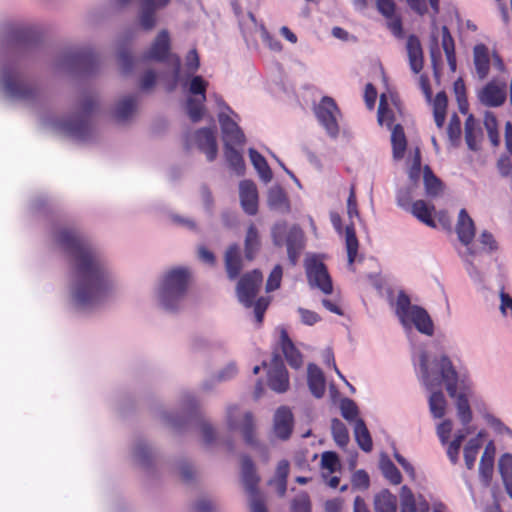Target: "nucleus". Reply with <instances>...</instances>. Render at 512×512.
<instances>
[{
	"mask_svg": "<svg viewBox=\"0 0 512 512\" xmlns=\"http://www.w3.org/2000/svg\"><path fill=\"white\" fill-rule=\"evenodd\" d=\"M485 436V431L481 430L476 436L470 438L464 447V461L467 469L474 468L477 455L482 447V439Z\"/></svg>",
	"mask_w": 512,
	"mask_h": 512,
	"instance_id": "e433bc0d",
	"label": "nucleus"
},
{
	"mask_svg": "<svg viewBox=\"0 0 512 512\" xmlns=\"http://www.w3.org/2000/svg\"><path fill=\"white\" fill-rule=\"evenodd\" d=\"M500 305L499 310L501 315L505 318L512 319V297L502 290L499 294Z\"/></svg>",
	"mask_w": 512,
	"mask_h": 512,
	"instance_id": "774afa93",
	"label": "nucleus"
},
{
	"mask_svg": "<svg viewBox=\"0 0 512 512\" xmlns=\"http://www.w3.org/2000/svg\"><path fill=\"white\" fill-rule=\"evenodd\" d=\"M239 197L243 210L249 215L258 211V191L252 181L244 180L239 185Z\"/></svg>",
	"mask_w": 512,
	"mask_h": 512,
	"instance_id": "393cba45",
	"label": "nucleus"
},
{
	"mask_svg": "<svg viewBox=\"0 0 512 512\" xmlns=\"http://www.w3.org/2000/svg\"><path fill=\"white\" fill-rule=\"evenodd\" d=\"M428 404L429 411L434 418L440 419L445 416L448 403L442 391L431 392L428 398Z\"/></svg>",
	"mask_w": 512,
	"mask_h": 512,
	"instance_id": "58836bf2",
	"label": "nucleus"
},
{
	"mask_svg": "<svg viewBox=\"0 0 512 512\" xmlns=\"http://www.w3.org/2000/svg\"><path fill=\"white\" fill-rule=\"evenodd\" d=\"M355 439L360 448L365 452L372 450V439L362 419H357L354 424Z\"/></svg>",
	"mask_w": 512,
	"mask_h": 512,
	"instance_id": "37998d69",
	"label": "nucleus"
},
{
	"mask_svg": "<svg viewBox=\"0 0 512 512\" xmlns=\"http://www.w3.org/2000/svg\"><path fill=\"white\" fill-rule=\"evenodd\" d=\"M169 50L170 36L169 32L164 29L157 34L150 48L145 53L144 58L148 60L163 61L168 56Z\"/></svg>",
	"mask_w": 512,
	"mask_h": 512,
	"instance_id": "a878e982",
	"label": "nucleus"
},
{
	"mask_svg": "<svg viewBox=\"0 0 512 512\" xmlns=\"http://www.w3.org/2000/svg\"><path fill=\"white\" fill-rule=\"evenodd\" d=\"M291 512H311L309 496L305 493L297 495L291 504Z\"/></svg>",
	"mask_w": 512,
	"mask_h": 512,
	"instance_id": "680f3d73",
	"label": "nucleus"
},
{
	"mask_svg": "<svg viewBox=\"0 0 512 512\" xmlns=\"http://www.w3.org/2000/svg\"><path fill=\"white\" fill-rule=\"evenodd\" d=\"M225 424L228 430L240 432L246 443L254 442L255 421L252 412L230 404L225 410Z\"/></svg>",
	"mask_w": 512,
	"mask_h": 512,
	"instance_id": "9d476101",
	"label": "nucleus"
},
{
	"mask_svg": "<svg viewBox=\"0 0 512 512\" xmlns=\"http://www.w3.org/2000/svg\"><path fill=\"white\" fill-rule=\"evenodd\" d=\"M331 431L333 438L338 446L344 447L349 442L348 430L343 422L339 419H333L331 423Z\"/></svg>",
	"mask_w": 512,
	"mask_h": 512,
	"instance_id": "864d4df0",
	"label": "nucleus"
},
{
	"mask_svg": "<svg viewBox=\"0 0 512 512\" xmlns=\"http://www.w3.org/2000/svg\"><path fill=\"white\" fill-rule=\"evenodd\" d=\"M410 212L425 225L435 228L436 222L433 218L435 207L424 200L415 201L409 208Z\"/></svg>",
	"mask_w": 512,
	"mask_h": 512,
	"instance_id": "f704fd0d",
	"label": "nucleus"
},
{
	"mask_svg": "<svg viewBox=\"0 0 512 512\" xmlns=\"http://www.w3.org/2000/svg\"><path fill=\"white\" fill-rule=\"evenodd\" d=\"M447 134L452 144L456 145L460 141L461 121L456 114L450 118Z\"/></svg>",
	"mask_w": 512,
	"mask_h": 512,
	"instance_id": "13d9d810",
	"label": "nucleus"
},
{
	"mask_svg": "<svg viewBox=\"0 0 512 512\" xmlns=\"http://www.w3.org/2000/svg\"><path fill=\"white\" fill-rule=\"evenodd\" d=\"M480 102L487 107H499L507 98V88L504 81L492 80L478 93Z\"/></svg>",
	"mask_w": 512,
	"mask_h": 512,
	"instance_id": "6ab92c4d",
	"label": "nucleus"
},
{
	"mask_svg": "<svg viewBox=\"0 0 512 512\" xmlns=\"http://www.w3.org/2000/svg\"><path fill=\"white\" fill-rule=\"evenodd\" d=\"M429 508V503L422 495L416 497L408 486L401 487L400 512H428Z\"/></svg>",
	"mask_w": 512,
	"mask_h": 512,
	"instance_id": "5701e85b",
	"label": "nucleus"
},
{
	"mask_svg": "<svg viewBox=\"0 0 512 512\" xmlns=\"http://www.w3.org/2000/svg\"><path fill=\"white\" fill-rule=\"evenodd\" d=\"M471 403L474 404L477 412L481 415V417L483 418L484 421H486L487 414H493L490 411L487 403L479 395L476 394L473 382H472V395L467 397L468 407L472 411Z\"/></svg>",
	"mask_w": 512,
	"mask_h": 512,
	"instance_id": "5fc2aeb1",
	"label": "nucleus"
},
{
	"mask_svg": "<svg viewBox=\"0 0 512 512\" xmlns=\"http://www.w3.org/2000/svg\"><path fill=\"white\" fill-rule=\"evenodd\" d=\"M456 233L462 248L458 250L460 257L465 255H477L478 250L474 245L475 237V225L472 218L468 215L465 209H461L458 214V220L456 223Z\"/></svg>",
	"mask_w": 512,
	"mask_h": 512,
	"instance_id": "4468645a",
	"label": "nucleus"
},
{
	"mask_svg": "<svg viewBox=\"0 0 512 512\" xmlns=\"http://www.w3.org/2000/svg\"><path fill=\"white\" fill-rule=\"evenodd\" d=\"M0 87L5 96L14 101L32 102L39 93L16 63H5L0 67Z\"/></svg>",
	"mask_w": 512,
	"mask_h": 512,
	"instance_id": "39448f33",
	"label": "nucleus"
},
{
	"mask_svg": "<svg viewBox=\"0 0 512 512\" xmlns=\"http://www.w3.org/2000/svg\"><path fill=\"white\" fill-rule=\"evenodd\" d=\"M397 498L389 490L381 491L375 497L376 512H396Z\"/></svg>",
	"mask_w": 512,
	"mask_h": 512,
	"instance_id": "79ce46f5",
	"label": "nucleus"
},
{
	"mask_svg": "<svg viewBox=\"0 0 512 512\" xmlns=\"http://www.w3.org/2000/svg\"><path fill=\"white\" fill-rule=\"evenodd\" d=\"M53 237L69 263L64 294L67 308L85 315L110 301L120 283L108 257L75 227H59Z\"/></svg>",
	"mask_w": 512,
	"mask_h": 512,
	"instance_id": "f257e3e1",
	"label": "nucleus"
},
{
	"mask_svg": "<svg viewBox=\"0 0 512 512\" xmlns=\"http://www.w3.org/2000/svg\"><path fill=\"white\" fill-rule=\"evenodd\" d=\"M187 144L196 146L205 155L208 161L216 159L218 146L216 140V128H201L187 136Z\"/></svg>",
	"mask_w": 512,
	"mask_h": 512,
	"instance_id": "dca6fc26",
	"label": "nucleus"
},
{
	"mask_svg": "<svg viewBox=\"0 0 512 512\" xmlns=\"http://www.w3.org/2000/svg\"><path fill=\"white\" fill-rule=\"evenodd\" d=\"M261 39L263 43L273 52H281L283 46L281 42L271 35L264 27H261Z\"/></svg>",
	"mask_w": 512,
	"mask_h": 512,
	"instance_id": "0e129e2a",
	"label": "nucleus"
},
{
	"mask_svg": "<svg viewBox=\"0 0 512 512\" xmlns=\"http://www.w3.org/2000/svg\"><path fill=\"white\" fill-rule=\"evenodd\" d=\"M423 179L427 196L437 197L442 193V182L433 174L428 166H425L424 168Z\"/></svg>",
	"mask_w": 512,
	"mask_h": 512,
	"instance_id": "a18cd8bd",
	"label": "nucleus"
},
{
	"mask_svg": "<svg viewBox=\"0 0 512 512\" xmlns=\"http://www.w3.org/2000/svg\"><path fill=\"white\" fill-rule=\"evenodd\" d=\"M321 465L323 469L328 470L330 473L336 471L339 466V459L334 452H324L321 457Z\"/></svg>",
	"mask_w": 512,
	"mask_h": 512,
	"instance_id": "338daca9",
	"label": "nucleus"
},
{
	"mask_svg": "<svg viewBox=\"0 0 512 512\" xmlns=\"http://www.w3.org/2000/svg\"><path fill=\"white\" fill-rule=\"evenodd\" d=\"M481 139L482 129L476 119L469 115L465 121V141L468 148L472 151H478Z\"/></svg>",
	"mask_w": 512,
	"mask_h": 512,
	"instance_id": "72a5a7b5",
	"label": "nucleus"
},
{
	"mask_svg": "<svg viewBox=\"0 0 512 512\" xmlns=\"http://www.w3.org/2000/svg\"><path fill=\"white\" fill-rule=\"evenodd\" d=\"M238 374V366L236 362L230 361L218 371H216L210 378L203 381L201 387L203 390L208 391L215 385L231 381Z\"/></svg>",
	"mask_w": 512,
	"mask_h": 512,
	"instance_id": "cd10ccee",
	"label": "nucleus"
},
{
	"mask_svg": "<svg viewBox=\"0 0 512 512\" xmlns=\"http://www.w3.org/2000/svg\"><path fill=\"white\" fill-rule=\"evenodd\" d=\"M262 282V273L259 270H253L244 274L236 286L238 301L247 308L254 307V314L258 323L262 322L264 312L269 305V299L266 297H260L255 301Z\"/></svg>",
	"mask_w": 512,
	"mask_h": 512,
	"instance_id": "0eeeda50",
	"label": "nucleus"
},
{
	"mask_svg": "<svg viewBox=\"0 0 512 512\" xmlns=\"http://www.w3.org/2000/svg\"><path fill=\"white\" fill-rule=\"evenodd\" d=\"M379 466L382 474L391 484L398 485L401 483V473L388 456H381Z\"/></svg>",
	"mask_w": 512,
	"mask_h": 512,
	"instance_id": "c03bdc74",
	"label": "nucleus"
},
{
	"mask_svg": "<svg viewBox=\"0 0 512 512\" xmlns=\"http://www.w3.org/2000/svg\"><path fill=\"white\" fill-rule=\"evenodd\" d=\"M438 27L436 25L435 19L432 22V34H431V45H430V56L431 61L436 69L437 63L441 60V52L438 47V35H437Z\"/></svg>",
	"mask_w": 512,
	"mask_h": 512,
	"instance_id": "4d7b16f0",
	"label": "nucleus"
},
{
	"mask_svg": "<svg viewBox=\"0 0 512 512\" xmlns=\"http://www.w3.org/2000/svg\"><path fill=\"white\" fill-rule=\"evenodd\" d=\"M158 418L165 426L173 429L181 428L184 423L182 416L176 415L173 411L168 410L159 411Z\"/></svg>",
	"mask_w": 512,
	"mask_h": 512,
	"instance_id": "6e6d98bb",
	"label": "nucleus"
},
{
	"mask_svg": "<svg viewBox=\"0 0 512 512\" xmlns=\"http://www.w3.org/2000/svg\"><path fill=\"white\" fill-rule=\"evenodd\" d=\"M452 430L453 422L449 419H446L437 425L436 433L442 445H446L447 440L450 439Z\"/></svg>",
	"mask_w": 512,
	"mask_h": 512,
	"instance_id": "e2e57ef3",
	"label": "nucleus"
},
{
	"mask_svg": "<svg viewBox=\"0 0 512 512\" xmlns=\"http://www.w3.org/2000/svg\"><path fill=\"white\" fill-rule=\"evenodd\" d=\"M198 429L205 444L209 445L215 441L216 430L211 423L201 420L198 424Z\"/></svg>",
	"mask_w": 512,
	"mask_h": 512,
	"instance_id": "bf43d9fd",
	"label": "nucleus"
},
{
	"mask_svg": "<svg viewBox=\"0 0 512 512\" xmlns=\"http://www.w3.org/2000/svg\"><path fill=\"white\" fill-rule=\"evenodd\" d=\"M282 279V267L280 265H276L272 272L270 273L267 283L266 290L267 292L274 291L279 288Z\"/></svg>",
	"mask_w": 512,
	"mask_h": 512,
	"instance_id": "69168bd1",
	"label": "nucleus"
},
{
	"mask_svg": "<svg viewBox=\"0 0 512 512\" xmlns=\"http://www.w3.org/2000/svg\"><path fill=\"white\" fill-rule=\"evenodd\" d=\"M392 156L395 161L404 158L407 149V139L401 124L394 125L391 132Z\"/></svg>",
	"mask_w": 512,
	"mask_h": 512,
	"instance_id": "c9c22d12",
	"label": "nucleus"
},
{
	"mask_svg": "<svg viewBox=\"0 0 512 512\" xmlns=\"http://www.w3.org/2000/svg\"><path fill=\"white\" fill-rule=\"evenodd\" d=\"M473 63L475 72L479 79H485L489 74L491 63L499 70H504V63L496 52H491L489 48L480 43L473 48Z\"/></svg>",
	"mask_w": 512,
	"mask_h": 512,
	"instance_id": "2eb2a0df",
	"label": "nucleus"
},
{
	"mask_svg": "<svg viewBox=\"0 0 512 512\" xmlns=\"http://www.w3.org/2000/svg\"><path fill=\"white\" fill-rule=\"evenodd\" d=\"M260 247V239L257 228L254 225H250L245 237V256L248 260L254 258L255 253Z\"/></svg>",
	"mask_w": 512,
	"mask_h": 512,
	"instance_id": "8fccbe9b",
	"label": "nucleus"
},
{
	"mask_svg": "<svg viewBox=\"0 0 512 512\" xmlns=\"http://www.w3.org/2000/svg\"><path fill=\"white\" fill-rule=\"evenodd\" d=\"M225 268L230 279L238 277L243 268L242 257L238 245L233 244L228 247L225 253Z\"/></svg>",
	"mask_w": 512,
	"mask_h": 512,
	"instance_id": "473e14b6",
	"label": "nucleus"
},
{
	"mask_svg": "<svg viewBox=\"0 0 512 512\" xmlns=\"http://www.w3.org/2000/svg\"><path fill=\"white\" fill-rule=\"evenodd\" d=\"M211 99L216 106L224 145H244L246 138L239 126L240 116L226 103L221 95L213 93Z\"/></svg>",
	"mask_w": 512,
	"mask_h": 512,
	"instance_id": "6e6552de",
	"label": "nucleus"
},
{
	"mask_svg": "<svg viewBox=\"0 0 512 512\" xmlns=\"http://www.w3.org/2000/svg\"><path fill=\"white\" fill-rule=\"evenodd\" d=\"M97 107L96 97L87 95L82 99L78 113L62 120H56L52 123V126L57 132L78 141H91L94 139L95 129L89 121V116Z\"/></svg>",
	"mask_w": 512,
	"mask_h": 512,
	"instance_id": "20e7f679",
	"label": "nucleus"
},
{
	"mask_svg": "<svg viewBox=\"0 0 512 512\" xmlns=\"http://www.w3.org/2000/svg\"><path fill=\"white\" fill-rule=\"evenodd\" d=\"M499 470L508 495L512 499V455L504 454L499 460Z\"/></svg>",
	"mask_w": 512,
	"mask_h": 512,
	"instance_id": "de8ad7c7",
	"label": "nucleus"
},
{
	"mask_svg": "<svg viewBox=\"0 0 512 512\" xmlns=\"http://www.w3.org/2000/svg\"><path fill=\"white\" fill-rule=\"evenodd\" d=\"M341 414L346 420L350 422L353 421L355 423V421L358 419V407L354 401L345 399L341 403Z\"/></svg>",
	"mask_w": 512,
	"mask_h": 512,
	"instance_id": "052dcab7",
	"label": "nucleus"
},
{
	"mask_svg": "<svg viewBox=\"0 0 512 512\" xmlns=\"http://www.w3.org/2000/svg\"><path fill=\"white\" fill-rule=\"evenodd\" d=\"M267 204L270 210L287 214L290 212V202L285 191L278 185L272 186L268 190Z\"/></svg>",
	"mask_w": 512,
	"mask_h": 512,
	"instance_id": "c85d7f7f",
	"label": "nucleus"
},
{
	"mask_svg": "<svg viewBox=\"0 0 512 512\" xmlns=\"http://www.w3.org/2000/svg\"><path fill=\"white\" fill-rule=\"evenodd\" d=\"M137 109L138 97L136 95H125L115 102L112 117L118 123H127L136 115Z\"/></svg>",
	"mask_w": 512,
	"mask_h": 512,
	"instance_id": "4be33fe9",
	"label": "nucleus"
},
{
	"mask_svg": "<svg viewBox=\"0 0 512 512\" xmlns=\"http://www.w3.org/2000/svg\"><path fill=\"white\" fill-rule=\"evenodd\" d=\"M241 479L248 496L260 493L257 488L259 476L252 460L247 456H244L241 461Z\"/></svg>",
	"mask_w": 512,
	"mask_h": 512,
	"instance_id": "bb28decb",
	"label": "nucleus"
},
{
	"mask_svg": "<svg viewBox=\"0 0 512 512\" xmlns=\"http://www.w3.org/2000/svg\"><path fill=\"white\" fill-rule=\"evenodd\" d=\"M485 423L499 436L512 440V429L494 414H487Z\"/></svg>",
	"mask_w": 512,
	"mask_h": 512,
	"instance_id": "603ef678",
	"label": "nucleus"
},
{
	"mask_svg": "<svg viewBox=\"0 0 512 512\" xmlns=\"http://www.w3.org/2000/svg\"><path fill=\"white\" fill-rule=\"evenodd\" d=\"M304 265L310 286L318 288L324 294H331L332 281L320 257L315 254L307 255Z\"/></svg>",
	"mask_w": 512,
	"mask_h": 512,
	"instance_id": "f8f14e48",
	"label": "nucleus"
},
{
	"mask_svg": "<svg viewBox=\"0 0 512 512\" xmlns=\"http://www.w3.org/2000/svg\"><path fill=\"white\" fill-rule=\"evenodd\" d=\"M152 456L150 445L143 440L137 441L132 448L133 460L140 465H147Z\"/></svg>",
	"mask_w": 512,
	"mask_h": 512,
	"instance_id": "3c124183",
	"label": "nucleus"
},
{
	"mask_svg": "<svg viewBox=\"0 0 512 512\" xmlns=\"http://www.w3.org/2000/svg\"><path fill=\"white\" fill-rule=\"evenodd\" d=\"M418 366L421 381L427 389L433 390L444 384L461 423L473 420V412L467 404V397L472 395V379L466 371H457L446 354L435 356L429 362L427 354L421 352Z\"/></svg>",
	"mask_w": 512,
	"mask_h": 512,
	"instance_id": "f03ea898",
	"label": "nucleus"
},
{
	"mask_svg": "<svg viewBox=\"0 0 512 512\" xmlns=\"http://www.w3.org/2000/svg\"><path fill=\"white\" fill-rule=\"evenodd\" d=\"M294 426V417L292 411L287 406L279 407L273 416L272 432L280 440H288L292 434Z\"/></svg>",
	"mask_w": 512,
	"mask_h": 512,
	"instance_id": "aec40b11",
	"label": "nucleus"
},
{
	"mask_svg": "<svg viewBox=\"0 0 512 512\" xmlns=\"http://www.w3.org/2000/svg\"><path fill=\"white\" fill-rule=\"evenodd\" d=\"M406 49L411 70L418 74L423 68V51L420 40L415 35L407 39Z\"/></svg>",
	"mask_w": 512,
	"mask_h": 512,
	"instance_id": "c756f323",
	"label": "nucleus"
},
{
	"mask_svg": "<svg viewBox=\"0 0 512 512\" xmlns=\"http://www.w3.org/2000/svg\"><path fill=\"white\" fill-rule=\"evenodd\" d=\"M250 160L259 174V177L265 183H268L272 179V171L269 168L265 158L258 153L255 149H249Z\"/></svg>",
	"mask_w": 512,
	"mask_h": 512,
	"instance_id": "ea45409f",
	"label": "nucleus"
},
{
	"mask_svg": "<svg viewBox=\"0 0 512 512\" xmlns=\"http://www.w3.org/2000/svg\"><path fill=\"white\" fill-rule=\"evenodd\" d=\"M402 116V110L398 99L393 94H382L378 108V123L393 129L394 125L400 124L398 121Z\"/></svg>",
	"mask_w": 512,
	"mask_h": 512,
	"instance_id": "f3484780",
	"label": "nucleus"
},
{
	"mask_svg": "<svg viewBox=\"0 0 512 512\" xmlns=\"http://www.w3.org/2000/svg\"><path fill=\"white\" fill-rule=\"evenodd\" d=\"M242 145L228 144L224 145V154L229 166L237 173L242 174L244 171V160L242 154L237 147Z\"/></svg>",
	"mask_w": 512,
	"mask_h": 512,
	"instance_id": "a19ab883",
	"label": "nucleus"
},
{
	"mask_svg": "<svg viewBox=\"0 0 512 512\" xmlns=\"http://www.w3.org/2000/svg\"><path fill=\"white\" fill-rule=\"evenodd\" d=\"M314 112L320 125L326 130L327 134L336 138L339 134L338 120L341 116L334 99L328 96L322 97L320 102L315 105Z\"/></svg>",
	"mask_w": 512,
	"mask_h": 512,
	"instance_id": "ddd939ff",
	"label": "nucleus"
},
{
	"mask_svg": "<svg viewBox=\"0 0 512 512\" xmlns=\"http://www.w3.org/2000/svg\"><path fill=\"white\" fill-rule=\"evenodd\" d=\"M494 466V447L492 443L486 446L479 464V476L484 485H489Z\"/></svg>",
	"mask_w": 512,
	"mask_h": 512,
	"instance_id": "4c0bfd02",
	"label": "nucleus"
},
{
	"mask_svg": "<svg viewBox=\"0 0 512 512\" xmlns=\"http://www.w3.org/2000/svg\"><path fill=\"white\" fill-rule=\"evenodd\" d=\"M172 0H139L138 23L145 31H151L158 22L157 13L171 4Z\"/></svg>",
	"mask_w": 512,
	"mask_h": 512,
	"instance_id": "a211bd4d",
	"label": "nucleus"
},
{
	"mask_svg": "<svg viewBox=\"0 0 512 512\" xmlns=\"http://www.w3.org/2000/svg\"><path fill=\"white\" fill-rule=\"evenodd\" d=\"M268 386L277 393H284L289 388L288 372L282 361L276 356L267 371Z\"/></svg>",
	"mask_w": 512,
	"mask_h": 512,
	"instance_id": "412c9836",
	"label": "nucleus"
},
{
	"mask_svg": "<svg viewBox=\"0 0 512 512\" xmlns=\"http://www.w3.org/2000/svg\"><path fill=\"white\" fill-rule=\"evenodd\" d=\"M271 235L275 246L286 245L289 261L295 265L304 247V236L297 226L287 229L286 222L276 223L271 229Z\"/></svg>",
	"mask_w": 512,
	"mask_h": 512,
	"instance_id": "1a4fd4ad",
	"label": "nucleus"
},
{
	"mask_svg": "<svg viewBox=\"0 0 512 512\" xmlns=\"http://www.w3.org/2000/svg\"><path fill=\"white\" fill-rule=\"evenodd\" d=\"M447 96L444 92H439L433 101L434 121L438 128H442L446 119Z\"/></svg>",
	"mask_w": 512,
	"mask_h": 512,
	"instance_id": "49530a36",
	"label": "nucleus"
},
{
	"mask_svg": "<svg viewBox=\"0 0 512 512\" xmlns=\"http://www.w3.org/2000/svg\"><path fill=\"white\" fill-rule=\"evenodd\" d=\"M471 422L472 420L468 423H461L463 427L455 431L453 439H448L446 445H444L446 447L447 457L454 465L459 462L460 449L463 441L469 434L474 432V427L471 425Z\"/></svg>",
	"mask_w": 512,
	"mask_h": 512,
	"instance_id": "b1692460",
	"label": "nucleus"
},
{
	"mask_svg": "<svg viewBox=\"0 0 512 512\" xmlns=\"http://www.w3.org/2000/svg\"><path fill=\"white\" fill-rule=\"evenodd\" d=\"M280 345L288 364L292 368H300L303 364L302 354L294 346L285 330L281 331Z\"/></svg>",
	"mask_w": 512,
	"mask_h": 512,
	"instance_id": "2f4dec72",
	"label": "nucleus"
},
{
	"mask_svg": "<svg viewBox=\"0 0 512 512\" xmlns=\"http://www.w3.org/2000/svg\"><path fill=\"white\" fill-rule=\"evenodd\" d=\"M345 243L348 257V265L352 266L356 260L359 247V243L353 225L347 226L345 229Z\"/></svg>",
	"mask_w": 512,
	"mask_h": 512,
	"instance_id": "09e8293b",
	"label": "nucleus"
},
{
	"mask_svg": "<svg viewBox=\"0 0 512 512\" xmlns=\"http://www.w3.org/2000/svg\"><path fill=\"white\" fill-rule=\"evenodd\" d=\"M392 306L397 318L407 332H410L414 327L422 334L433 335L434 324L427 311L420 306L412 305L408 295L403 291L397 293Z\"/></svg>",
	"mask_w": 512,
	"mask_h": 512,
	"instance_id": "423d86ee",
	"label": "nucleus"
},
{
	"mask_svg": "<svg viewBox=\"0 0 512 512\" xmlns=\"http://www.w3.org/2000/svg\"><path fill=\"white\" fill-rule=\"evenodd\" d=\"M307 382L311 393L316 398H321L326 389V381L322 370L315 364L310 363L307 367Z\"/></svg>",
	"mask_w": 512,
	"mask_h": 512,
	"instance_id": "7c9ffc66",
	"label": "nucleus"
},
{
	"mask_svg": "<svg viewBox=\"0 0 512 512\" xmlns=\"http://www.w3.org/2000/svg\"><path fill=\"white\" fill-rule=\"evenodd\" d=\"M191 276V270L184 266L164 271L152 290L155 306L167 313L181 310L188 295Z\"/></svg>",
	"mask_w": 512,
	"mask_h": 512,
	"instance_id": "7ed1b4c3",
	"label": "nucleus"
},
{
	"mask_svg": "<svg viewBox=\"0 0 512 512\" xmlns=\"http://www.w3.org/2000/svg\"><path fill=\"white\" fill-rule=\"evenodd\" d=\"M183 86L187 88V91L191 95L186 101L187 114L193 122H198L205 113L204 103L206 101L208 82L201 76H193L191 80L183 84Z\"/></svg>",
	"mask_w": 512,
	"mask_h": 512,
	"instance_id": "9b49d317",
	"label": "nucleus"
}]
</instances>
